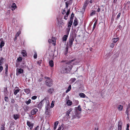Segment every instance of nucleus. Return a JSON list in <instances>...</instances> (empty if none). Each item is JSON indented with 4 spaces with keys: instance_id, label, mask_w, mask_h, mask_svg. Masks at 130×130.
Masks as SVG:
<instances>
[{
    "instance_id": "obj_1",
    "label": "nucleus",
    "mask_w": 130,
    "mask_h": 130,
    "mask_svg": "<svg viewBox=\"0 0 130 130\" xmlns=\"http://www.w3.org/2000/svg\"><path fill=\"white\" fill-rule=\"evenodd\" d=\"M74 60V59H73L65 62L60 70V72L62 74H67L70 72L74 64L72 62Z\"/></svg>"
},
{
    "instance_id": "obj_2",
    "label": "nucleus",
    "mask_w": 130,
    "mask_h": 130,
    "mask_svg": "<svg viewBox=\"0 0 130 130\" xmlns=\"http://www.w3.org/2000/svg\"><path fill=\"white\" fill-rule=\"evenodd\" d=\"M44 78L46 79L45 84L48 87H51L53 85L52 80L50 78L47 77H45Z\"/></svg>"
},
{
    "instance_id": "obj_3",
    "label": "nucleus",
    "mask_w": 130,
    "mask_h": 130,
    "mask_svg": "<svg viewBox=\"0 0 130 130\" xmlns=\"http://www.w3.org/2000/svg\"><path fill=\"white\" fill-rule=\"evenodd\" d=\"M50 103L49 101L48 100L46 101V105L45 106V114L46 115H49V110L50 108Z\"/></svg>"
},
{
    "instance_id": "obj_4",
    "label": "nucleus",
    "mask_w": 130,
    "mask_h": 130,
    "mask_svg": "<svg viewBox=\"0 0 130 130\" xmlns=\"http://www.w3.org/2000/svg\"><path fill=\"white\" fill-rule=\"evenodd\" d=\"M74 40V37L72 36H70L69 41H68L67 42V46L70 48L71 47L72 45L73 44V42Z\"/></svg>"
},
{
    "instance_id": "obj_5",
    "label": "nucleus",
    "mask_w": 130,
    "mask_h": 130,
    "mask_svg": "<svg viewBox=\"0 0 130 130\" xmlns=\"http://www.w3.org/2000/svg\"><path fill=\"white\" fill-rule=\"evenodd\" d=\"M80 112H79L77 110H76L75 111V115H72L73 118V119L76 118V117L78 118L80 117L79 114Z\"/></svg>"
},
{
    "instance_id": "obj_6",
    "label": "nucleus",
    "mask_w": 130,
    "mask_h": 130,
    "mask_svg": "<svg viewBox=\"0 0 130 130\" xmlns=\"http://www.w3.org/2000/svg\"><path fill=\"white\" fill-rule=\"evenodd\" d=\"M89 0H86L84 2V5L83 6L82 8L83 11H85V9L88 5L89 3Z\"/></svg>"
},
{
    "instance_id": "obj_7",
    "label": "nucleus",
    "mask_w": 130,
    "mask_h": 130,
    "mask_svg": "<svg viewBox=\"0 0 130 130\" xmlns=\"http://www.w3.org/2000/svg\"><path fill=\"white\" fill-rule=\"evenodd\" d=\"M23 69L20 68H17V75H18L20 74L23 73Z\"/></svg>"
},
{
    "instance_id": "obj_8",
    "label": "nucleus",
    "mask_w": 130,
    "mask_h": 130,
    "mask_svg": "<svg viewBox=\"0 0 130 130\" xmlns=\"http://www.w3.org/2000/svg\"><path fill=\"white\" fill-rule=\"evenodd\" d=\"M27 124L29 127L30 129H31L34 126V124L31 123L30 122L28 121H27Z\"/></svg>"
},
{
    "instance_id": "obj_9",
    "label": "nucleus",
    "mask_w": 130,
    "mask_h": 130,
    "mask_svg": "<svg viewBox=\"0 0 130 130\" xmlns=\"http://www.w3.org/2000/svg\"><path fill=\"white\" fill-rule=\"evenodd\" d=\"M46 100V99L45 98L44 99H43L42 101L38 104V107L39 108H41L43 106V101Z\"/></svg>"
},
{
    "instance_id": "obj_10",
    "label": "nucleus",
    "mask_w": 130,
    "mask_h": 130,
    "mask_svg": "<svg viewBox=\"0 0 130 130\" xmlns=\"http://www.w3.org/2000/svg\"><path fill=\"white\" fill-rule=\"evenodd\" d=\"M94 8L95 9V11L98 12H99L100 11L101 9L100 7L99 6L97 5L95 6H94Z\"/></svg>"
},
{
    "instance_id": "obj_11",
    "label": "nucleus",
    "mask_w": 130,
    "mask_h": 130,
    "mask_svg": "<svg viewBox=\"0 0 130 130\" xmlns=\"http://www.w3.org/2000/svg\"><path fill=\"white\" fill-rule=\"evenodd\" d=\"M14 94L15 95H16L17 93L19 92L20 90V89H19L18 87H16L14 90Z\"/></svg>"
},
{
    "instance_id": "obj_12",
    "label": "nucleus",
    "mask_w": 130,
    "mask_h": 130,
    "mask_svg": "<svg viewBox=\"0 0 130 130\" xmlns=\"http://www.w3.org/2000/svg\"><path fill=\"white\" fill-rule=\"evenodd\" d=\"M0 41H1L0 44V47L2 48V47L4 46L5 42L3 40V38H1L0 39Z\"/></svg>"
},
{
    "instance_id": "obj_13",
    "label": "nucleus",
    "mask_w": 130,
    "mask_h": 130,
    "mask_svg": "<svg viewBox=\"0 0 130 130\" xmlns=\"http://www.w3.org/2000/svg\"><path fill=\"white\" fill-rule=\"evenodd\" d=\"M38 110L37 108H34L32 110L31 112V114L32 115H33L36 113V112H37Z\"/></svg>"
},
{
    "instance_id": "obj_14",
    "label": "nucleus",
    "mask_w": 130,
    "mask_h": 130,
    "mask_svg": "<svg viewBox=\"0 0 130 130\" xmlns=\"http://www.w3.org/2000/svg\"><path fill=\"white\" fill-rule=\"evenodd\" d=\"M4 95L5 96H7L9 94V92L7 90V87L4 88Z\"/></svg>"
},
{
    "instance_id": "obj_15",
    "label": "nucleus",
    "mask_w": 130,
    "mask_h": 130,
    "mask_svg": "<svg viewBox=\"0 0 130 130\" xmlns=\"http://www.w3.org/2000/svg\"><path fill=\"white\" fill-rule=\"evenodd\" d=\"M23 108L24 110L26 111H29L31 109V108L30 107L27 106H25L23 107Z\"/></svg>"
},
{
    "instance_id": "obj_16",
    "label": "nucleus",
    "mask_w": 130,
    "mask_h": 130,
    "mask_svg": "<svg viewBox=\"0 0 130 130\" xmlns=\"http://www.w3.org/2000/svg\"><path fill=\"white\" fill-rule=\"evenodd\" d=\"M54 89L53 88H51L49 89L47 91V92L48 93L50 94H52L53 92H54Z\"/></svg>"
},
{
    "instance_id": "obj_17",
    "label": "nucleus",
    "mask_w": 130,
    "mask_h": 130,
    "mask_svg": "<svg viewBox=\"0 0 130 130\" xmlns=\"http://www.w3.org/2000/svg\"><path fill=\"white\" fill-rule=\"evenodd\" d=\"M72 110V108H70L69 109L66 113V116L69 117V114L70 112Z\"/></svg>"
},
{
    "instance_id": "obj_18",
    "label": "nucleus",
    "mask_w": 130,
    "mask_h": 130,
    "mask_svg": "<svg viewBox=\"0 0 130 130\" xmlns=\"http://www.w3.org/2000/svg\"><path fill=\"white\" fill-rule=\"evenodd\" d=\"M77 19L75 18L74 20L73 24L74 26H76L78 24V21Z\"/></svg>"
},
{
    "instance_id": "obj_19",
    "label": "nucleus",
    "mask_w": 130,
    "mask_h": 130,
    "mask_svg": "<svg viewBox=\"0 0 130 130\" xmlns=\"http://www.w3.org/2000/svg\"><path fill=\"white\" fill-rule=\"evenodd\" d=\"M118 130H121L122 127V123L121 122H118Z\"/></svg>"
},
{
    "instance_id": "obj_20",
    "label": "nucleus",
    "mask_w": 130,
    "mask_h": 130,
    "mask_svg": "<svg viewBox=\"0 0 130 130\" xmlns=\"http://www.w3.org/2000/svg\"><path fill=\"white\" fill-rule=\"evenodd\" d=\"M79 95L81 98H88L86 96V95L84 93H80L79 94Z\"/></svg>"
},
{
    "instance_id": "obj_21",
    "label": "nucleus",
    "mask_w": 130,
    "mask_h": 130,
    "mask_svg": "<svg viewBox=\"0 0 130 130\" xmlns=\"http://www.w3.org/2000/svg\"><path fill=\"white\" fill-rule=\"evenodd\" d=\"M118 109L119 110L121 111L123 109V106L121 105H119L118 107Z\"/></svg>"
},
{
    "instance_id": "obj_22",
    "label": "nucleus",
    "mask_w": 130,
    "mask_h": 130,
    "mask_svg": "<svg viewBox=\"0 0 130 130\" xmlns=\"http://www.w3.org/2000/svg\"><path fill=\"white\" fill-rule=\"evenodd\" d=\"M49 64L50 66L51 67H53L54 66V62L53 61L51 60H50L49 62Z\"/></svg>"
},
{
    "instance_id": "obj_23",
    "label": "nucleus",
    "mask_w": 130,
    "mask_h": 130,
    "mask_svg": "<svg viewBox=\"0 0 130 130\" xmlns=\"http://www.w3.org/2000/svg\"><path fill=\"white\" fill-rule=\"evenodd\" d=\"M58 123V121L55 122L54 123V129L55 130L56 129Z\"/></svg>"
},
{
    "instance_id": "obj_24",
    "label": "nucleus",
    "mask_w": 130,
    "mask_h": 130,
    "mask_svg": "<svg viewBox=\"0 0 130 130\" xmlns=\"http://www.w3.org/2000/svg\"><path fill=\"white\" fill-rule=\"evenodd\" d=\"M22 55L24 57L26 56H27V53L26 51L24 50L22 51Z\"/></svg>"
},
{
    "instance_id": "obj_25",
    "label": "nucleus",
    "mask_w": 130,
    "mask_h": 130,
    "mask_svg": "<svg viewBox=\"0 0 130 130\" xmlns=\"http://www.w3.org/2000/svg\"><path fill=\"white\" fill-rule=\"evenodd\" d=\"M119 40V38H113L112 40L113 42L114 43H116Z\"/></svg>"
},
{
    "instance_id": "obj_26",
    "label": "nucleus",
    "mask_w": 130,
    "mask_h": 130,
    "mask_svg": "<svg viewBox=\"0 0 130 130\" xmlns=\"http://www.w3.org/2000/svg\"><path fill=\"white\" fill-rule=\"evenodd\" d=\"M67 104L68 106H71L72 104V102L70 100H69L67 101Z\"/></svg>"
},
{
    "instance_id": "obj_27",
    "label": "nucleus",
    "mask_w": 130,
    "mask_h": 130,
    "mask_svg": "<svg viewBox=\"0 0 130 130\" xmlns=\"http://www.w3.org/2000/svg\"><path fill=\"white\" fill-rule=\"evenodd\" d=\"M68 36L67 35H64L62 38V40L63 41H66L67 40Z\"/></svg>"
},
{
    "instance_id": "obj_28",
    "label": "nucleus",
    "mask_w": 130,
    "mask_h": 130,
    "mask_svg": "<svg viewBox=\"0 0 130 130\" xmlns=\"http://www.w3.org/2000/svg\"><path fill=\"white\" fill-rule=\"evenodd\" d=\"M71 85H70L67 90H66V93H68L69 91H70V90H71Z\"/></svg>"
},
{
    "instance_id": "obj_29",
    "label": "nucleus",
    "mask_w": 130,
    "mask_h": 130,
    "mask_svg": "<svg viewBox=\"0 0 130 130\" xmlns=\"http://www.w3.org/2000/svg\"><path fill=\"white\" fill-rule=\"evenodd\" d=\"M25 92L27 94H28L30 93V90L29 89H24Z\"/></svg>"
},
{
    "instance_id": "obj_30",
    "label": "nucleus",
    "mask_w": 130,
    "mask_h": 130,
    "mask_svg": "<svg viewBox=\"0 0 130 130\" xmlns=\"http://www.w3.org/2000/svg\"><path fill=\"white\" fill-rule=\"evenodd\" d=\"M5 65L6 68L5 69V73L6 74H7L8 72V65L7 64H6Z\"/></svg>"
},
{
    "instance_id": "obj_31",
    "label": "nucleus",
    "mask_w": 130,
    "mask_h": 130,
    "mask_svg": "<svg viewBox=\"0 0 130 130\" xmlns=\"http://www.w3.org/2000/svg\"><path fill=\"white\" fill-rule=\"evenodd\" d=\"M4 59L3 57H0V65H2L3 63Z\"/></svg>"
},
{
    "instance_id": "obj_32",
    "label": "nucleus",
    "mask_w": 130,
    "mask_h": 130,
    "mask_svg": "<svg viewBox=\"0 0 130 130\" xmlns=\"http://www.w3.org/2000/svg\"><path fill=\"white\" fill-rule=\"evenodd\" d=\"M73 22L71 21H70L68 23V27L69 28H70L71 25H72V23Z\"/></svg>"
},
{
    "instance_id": "obj_33",
    "label": "nucleus",
    "mask_w": 130,
    "mask_h": 130,
    "mask_svg": "<svg viewBox=\"0 0 130 130\" xmlns=\"http://www.w3.org/2000/svg\"><path fill=\"white\" fill-rule=\"evenodd\" d=\"M13 117L14 118L15 120H17L19 118V116L17 114L14 115Z\"/></svg>"
},
{
    "instance_id": "obj_34",
    "label": "nucleus",
    "mask_w": 130,
    "mask_h": 130,
    "mask_svg": "<svg viewBox=\"0 0 130 130\" xmlns=\"http://www.w3.org/2000/svg\"><path fill=\"white\" fill-rule=\"evenodd\" d=\"M96 14V11L95 10H92V12L90 14V15L92 16L93 15H95Z\"/></svg>"
},
{
    "instance_id": "obj_35",
    "label": "nucleus",
    "mask_w": 130,
    "mask_h": 130,
    "mask_svg": "<svg viewBox=\"0 0 130 130\" xmlns=\"http://www.w3.org/2000/svg\"><path fill=\"white\" fill-rule=\"evenodd\" d=\"M4 124H2L1 126V130H5V128L4 127Z\"/></svg>"
},
{
    "instance_id": "obj_36",
    "label": "nucleus",
    "mask_w": 130,
    "mask_h": 130,
    "mask_svg": "<svg viewBox=\"0 0 130 130\" xmlns=\"http://www.w3.org/2000/svg\"><path fill=\"white\" fill-rule=\"evenodd\" d=\"M130 110V109H129L128 108H126V109L125 111V113L127 115H129L128 112Z\"/></svg>"
},
{
    "instance_id": "obj_37",
    "label": "nucleus",
    "mask_w": 130,
    "mask_h": 130,
    "mask_svg": "<svg viewBox=\"0 0 130 130\" xmlns=\"http://www.w3.org/2000/svg\"><path fill=\"white\" fill-rule=\"evenodd\" d=\"M76 80V79L75 78H72L70 80L71 83H74Z\"/></svg>"
},
{
    "instance_id": "obj_38",
    "label": "nucleus",
    "mask_w": 130,
    "mask_h": 130,
    "mask_svg": "<svg viewBox=\"0 0 130 130\" xmlns=\"http://www.w3.org/2000/svg\"><path fill=\"white\" fill-rule=\"evenodd\" d=\"M4 99L5 101L6 102H8L9 101L8 98L6 96L5 97Z\"/></svg>"
},
{
    "instance_id": "obj_39",
    "label": "nucleus",
    "mask_w": 130,
    "mask_h": 130,
    "mask_svg": "<svg viewBox=\"0 0 130 130\" xmlns=\"http://www.w3.org/2000/svg\"><path fill=\"white\" fill-rule=\"evenodd\" d=\"M31 101V100L30 99H29L28 101L25 102V103L27 105H28L30 103Z\"/></svg>"
},
{
    "instance_id": "obj_40",
    "label": "nucleus",
    "mask_w": 130,
    "mask_h": 130,
    "mask_svg": "<svg viewBox=\"0 0 130 130\" xmlns=\"http://www.w3.org/2000/svg\"><path fill=\"white\" fill-rule=\"evenodd\" d=\"M56 40V38L55 37H52V41L54 42H55Z\"/></svg>"
},
{
    "instance_id": "obj_41",
    "label": "nucleus",
    "mask_w": 130,
    "mask_h": 130,
    "mask_svg": "<svg viewBox=\"0 0 130 130\" xmlns=\"http://www.w3.org/2000/svg\"><path fill=\"white\" fill-rule=\"evenodd\" d=\"M76 110H78L79 111H81L82 109L80 107V105L78 106V107L77 109H76Z\"/></svg>"
},
{
    "instance_id": "obj_42",
    "label": "nucleus",
    "mask_w": 130,
    "mask_h": 130,
    "mask_svg": "<svg viewBox=\"0 0 130 130\" xmlns=\"http://www.w3.org/2000/svg\"><path fill=\"white\" fill-rule=\"evenodd\" d=\"M54 102H53V101L51 104V106L50 107L51 108H52L54 106Z\"/></svg>"
},
{
    "instance_id": "obj_43",
    "label": "nucleus",
    "mask_w": 130,
    "mask_h": 130,
    "mask_svg": "<svg viewBox=\"0 0 130 130\" xmlns=\"http://www.w3.org/2000/svg\"><path fill=\"white\" fill-rule=\"evenodd\" d=\"M63 128V126L61 125L58 129L57 130H62Z\"/></svg>"
},
{
    "instance_id": "obj_44",
    "label": "nucleus",
    "mask_w": 130,
    "mask_h": 130,
    "mask_svg": "<svg viewBox=\"0 0 130 130\" xmlns=\"http://www.w3.org/2000/svg\"><path fill=\"white\" fill-rule=\"evenodd\" d=\"M20 34V31H18L15 35V37L16 38L17 37L19 36Z\"/></svg>"
},
{
    "instance_id": "obj_45",
    "label": "nucleus",
    "mask_w": 130,
    "mask_h": 130,
    "mask_svg": "<svg viewBox=\"0 0 130 130\" xmlns=\"http://www.w3.org/2000/svg\"><path fill=\"white\" fill-rule=\"evenodd\" d=\"M12 8H14V9L17 7L16 5L14 3H13V4L12 5Z\"/></svg>"
},
{
    "instance_id": "obj_46",
    "label": "nucleus",
    "mask_w": 130,
    "mask_h": 130,
    "mask_svg": "<svg viewBox=\"0 0 130 130\" xmlns=\"http://www.w3.org/2000/svg\"><path fill=\"white\" fill-rule=\"evenodd\" d=\"M114 44L113 43H111L110 45V47L112 48H113L114 46Z\"/></svg>"
},
{
    "instance_id": "obj_47",
    "label": "nucleus",
    "mask_w": 130,
    "mask_h": 130,
    "mask_svg": "<svg viewBox=\"0 0 130 130\" xmlns=\"http://www.w3.org/2000/svg\"><path fill=\"white\" fill-rule=\"evenodd\" d=\"M63 10L62 11V13L63 14H64L66 13V11L64 9H62Z\"/></svg>"
},
{
    "instance_id": "obj_48",
    "label": "nucleus",
    "mask_w": 130,
    "mask_h": 130,
    "mask_svg": "<svg viewBox=\"0 0 130 130\" xmlns=\"http://www.w3.org/2000/svg\"><path fill=\"white\" fill-rule=\"evenodd\" d=\"M37 96H32V97H31V99H32V100H35V99H36L37 98Z\"/></svg>"
},
{
    "instance_id": "obj_49",
    "label": "nucleus",
    "mask_w": 130,
    "mask_h": 130,
    "mask_svg": "<svg viewBox=\"0 0 130 130\" xmlns=\"http://www.w3.org/2000/svg\"><path fill=\"white\" fill-rule=\"evenodd\" d=\"M22 60V58L21 57H19V58H18L17 59V60H18L19 61H20Z\"/></svg>"
},
{
    "instance_id": "obj_50",
    "label": "nucleus",
    "mask_w": 130,
    "mask_h": 130,
    "mask_svg": "<svg viewBox=\"0 0 130 130\" xmlns=\"http://www.w3.org/2000/svg\"><path fill=\"white\" fill-rule=\"evenodd\" d=\"M3 70V68L2 66L0 65V72H1Z\"/></svg>"
},
{
    "instance_id": "obj_51",
    "label": "nucleus",
    "mask_w": 130,
    "mask_h": 130,
    "mask_svg": "<svg viewBox=\"0 0 130 130\" xmlns=\"http://www.w3.org/2000/svg\"><path fill=\"white\" fill-rule=\"evenodd\" d=\"M70 10L69 9L67 11V12L66 13V15H67V16H68L69 15V13H70Z\"/></svg>"
},
{
    "instance_id": "obj_52",
    "label": "nucleus",
    "mask_w": 130,
    "mask_h": 130,
    "mask_svg": "<svg viewBox=\"0 0 130 130\" xmlns=\"http://www.w3.org/2000/svg\"><path fill=\"white\" fill-rule=\"evenodd\" d=\"M96 25V24L95 23H94L93 25V29H92V31H93L94 30V29H95V27Z\"/></svg>"
},
{
    "instance_id": "obj_53",
    "label": "nucleus",
    "mask_w": 130,
    "mask_h": 130,
    "mask_svg": "<svg viewBox=\"0 0 130 130\" xmlns=\"http://www.w3.org/2000/svg\"><path fill=\"white\" fill-rule=\"evenodd\" d=\"M121 15V13H119L117 16V19H118L119 18Z\"/></svg>"
},
{
    "instance_id": "obj_54",
    "label": "nucleus",
    "mask_w": 130,
    "mask_h": 130,
    "mask_svg": "<svg viewBox=\"0 0 130 130\" xmlns=\"http://www.w3.org/2000/svg\"><path fill=\"white\" fill-rule=\"evenodd\" d=\"M15 102V101L13 99L11 100V103L12 104H14Z\"/></svg>"
},
{
    "instance_id": "obj_55",
    "label": "nucleus",
    "mask_w": 130,
    "mask_h": 130,
    "mask_svg": "<svg viewBox=\"0 0 130 130\" xmlns=\"http://www.w3.org/2000/svg\"><path fill=\"white\" fill-rule=\"evenodd\" d=\"M15 128L14 127H10L9 130H14Z\"/></svg>"
},
{
    "instance_id": "obj_56",
    "label": "nucleus",
    "mask_w": 130,
    "mask_h": 130,
    "mask_svg": "<svg viewBox=\"0 0 130 130\" xmlns=\"http://www.w3.org/2000/svg\"><path fill=\"white\" fill-rule=\"evenodd\" d=\"M37 54H35L34 56V58L36 59L37 58Z\"/></svg>"
},
{
    "instance_id": "obj_57",
    "label": "nucleus",
    "mask_w": 130,
    "mask_h": 130,
    "mask_svg": "<svg viewBox=\"0 0 130 130\" xmlns=\"http://www.w3.org/2000/svg\"><path fill=\"white\" fill-rule=\"evenodd\" d=\"M67 15H64V19L66 20H67V17H68V16H67Z\"/></svg>"
},
{
    "instance_id": "obj_58",
    "label": "nucleus",
    "mask_w": 130,
    "mask_h": 130,
    "mask_svg": "<svg viewBox=\"0 0 130 130\" xmlns=\"http://www.w3.org/2000/svg\"><path fill=\"white\" fill-rule=\"evenodd\" d=\"M73 17H72L71 16L70 21H71L73 22Z\"/></svg>"
},
{
    "instance_id": "obj_59",
    "label": "nucleus",
    "mask_w": 130,
    "mask_h": 130,
    "mask_svg": "<svg viewBox=\"0 0 130 130\" xmlns=\"http://www.w3.org/2000/svg\"><path fill=\"white\" fill-rule=\"evenodd\" d=\"M68 47H69L67 46V47L65 48V49L66 50V52L68 51Z\"/></svg>"
},
{
    "instance_id": "obj_60",
    "label": "nucleus",
    "mask_w": 130,
    "mask_h": 130,
    "mask_svg": "<svg viewBox=\"0 0 130 130\" xmlns=\"http://www.w3.org/2000/svg\"><path fill=\"white\" fill-rule=\"evenodd\" d=\"M29 116L30 118H31L32 119H33L34 118L33 116L32 115H29Z\"/></svg>"
},
{
    "instance_id": "obj_61",
    "label": "nucleus",
    "mask_w": 130,
    "mask_h": 130,
    "mask_svg": "<svg viewBox=\"0 0 130 130\" xmlns=\"http://www.w3.org/2000/svg\"><path fill=\"white\" fill-rule=\"evenodd\" d=\"M52 39H49L48 40V42L49 43H51L52 42Z\"/></svg>"
},
{
    "instance_id": "obj_62",
    "label": "nucleus",
    "mask_w": 130,
    "mask_h": 130,
    "mask_svg": "<svg viewBox=\"0 0 130 130\" xmlns=\"http://www.w3.org/2000/svg\"><path fill=\"white\" fill-rule=\"evenodd\" d=\"M127 108L130 109V104H129L127 107Z\"/></svg>"
},
{
    "instance_id": "obj_63",
    "label": "nucleus",
    "mask_w": 130,
    "mask_h": 130,
    "mask_svg": "<svg viewBox=\"0 0 130 130\" xmlns=\"http://www.w3.org/2000/svg\"><path fill=\"white\" fill-rule=\"evenodd\" d=\"M70 29V28L69 29H67V33L68 34H69V32Z\"/></svg>"
},
{
    "instance_id": "obj_64",
    "label": "nucleus",
    "mask_w": 130,
    "mask_h": 130,
    "mask_svg": "<svg viewBox=\"0 0 130 130\" xmlns=\"http://www.w3.org/2000/svg\"><path fill=\"white\" fill-rule=\"evenodd\" d=\"M38 126H37L36 127L35 129L34 130H38Z\"/></svg>"
}]
</instances>
